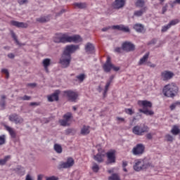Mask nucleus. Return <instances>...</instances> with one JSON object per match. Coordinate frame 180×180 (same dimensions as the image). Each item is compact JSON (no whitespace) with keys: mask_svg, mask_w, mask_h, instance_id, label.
<instances>
[{"mask_svg":"<svg viewBox=\"0 0 180 180\" xmlns=\"http://www.w3.org/2000/svg\"><path fill=\"white\" fill-rule=\"evenodd\" d=\"M37 22H39V23H46V22H49L50 18L49 17H40L36 19Z\"/></svg>","mask_w":180,"mask_h":180,"instance_id":"c756f323","label":"nucleus"},{"mask_svg":"<svg viewBox=\"0 0 180 180\" xmlns=\"http://www.w3.org/2000/svg\"><path fill=\"white\" fill-rule=\"evenodd\" d=\"M59 123H60V126H68L69 125L68 122L66 120H65L64 119L60 120L59 121Z\"/></svg>","mask_w":180,"mask_h":180,"instance_id":"49530a36","label":"nucleus"},{"mask_svg":"<svg viewBox=\"0 0 180 180\" xmlns=\"http://www.w3.org/2000/svg\"><path fill=\"white\" fill-rule=\"evenodd\" d=\"M122 49L124 51L129 53L130 51H134L136 46L130 41H125L122 44Z\"/></svg>","mask_w":180,"mask_h":180,"instance_id":"1a4fd4ad","label":"nucleus"},{"mask_svg":"<svg viewBox=\"0 0 180 180\" xmlns=\"http://www.w3.org/2000/svg\"><path fill=\"white\" fill-rule=\"evenodd\" d=\"M75 6L79 8V9H85L86 8V4L85 3H75Z\"/></svg>","mask_w":180,"mask_h":180,"instance_id":"e433bc0d","label":"nucleus"},{"mask_svg":"<svg viewBox=\"0 0 180 180\" xmlns=\"http://www.w3.org/2000/svg\"><path fill=\"white\" fill-rule=\"evenodd\" d=\"M18 99L20 101H30L32 99V97L30 96L25 95L22 97H19Z\"/></svg>","mask_w":180,"mask_h":180,"instance_id":"c03bdc74","label":"nucleus"},{"mask_svg":"<svg viewBox=\"0 0 180 180\" xmlns=\"http://www.w3.org/2000/svg\"><path fill=\"white\" fill-rule=\"evenodd\" d=\"M146 11H147V7H143V8H141L140 10L135 11L134 12V15H133L132 18H134V17L140 18L143 15H144V13H146Z\"/></svg>","mask_w":180,"mask_h":180,"instance_id":"6ab92c4d","label":"nucleus"},{"mask_svg":"<svg viewBox=\"0 0 180 180\" xmlns=\"http://www.w3.org/2000/svg\"><path fill=\"white\" fill-rule=\"evenodd\" d=\"M8 58L13 59V58H15V54H13V53H8Z\"/></svg>","mask_w":180,"mask_h":180,"instance_id":"e2e57ef3","label":"nucleus"},{"mask_svg":"<svg viewBox=\"0 0 180 180\" xmlns=\"http://www.w3.org/2000/svg\"><path fill=\"white\" fill-rule=\"evenodd\" d=\"M1 72L3 73V74H8V72H9V71L8 70V69H2L1 70Z\"/></svg>","mask_w":180,"mask_h":180,"instance_id":"338daca9","label":"nucleus"},{"mask_svg":"<svg viewBox=\"0 0 180 180\" xmlns=\"http://www.w3.org/2000/svg\"><path fill=\"white\" fill-rule=\"evenodd\" d=\"M78 49H79V46L78 45H68L65 46L63 53L65 54L66 56H69V57H71V54H72V53H75Z\"/></svg>","mask_w":180,"mask_h":180,"instance_id":"6e6552de","label":"nucleus"},{"mask_svg":"<svg viewBox=\"0 0 180 180\" xmlns=\"http://www.w3.org/2000/svg\"><path fill=\"white\" fill-rule=\"evenodd\" d=\"M134 29L138 33H146L144 25H143L142 24H135L134 26Z\"/></svg>","mask_w":180,"mask_h":180,"instance_id":"4be33fe9","label":"nucleus"},{"mask_svg":"<svg viewBox=\"0 0 180 180\" xmlns=\"http://www.w3.org/2000/svg\"><path fill=\"white\" fill-rule=\"evenodd\" d=\"M5 99H6V96H5L4 95L1 96V99L0 101V106L3 109H5V105L6 104V101H5Z\"/></svg>","mask_w":180,"mask_h":180,"instance_id":"72a5a7b5","label":"nucleus"},{"mask_svg":"<svg viewBox=\"0 0 180 180\" xmlns=\"http://www.w3.org/2000/svg\"><path fill=\"white\" fill-rule=\"evenodd\" d=\"M6 143V136L5 135L0 136V146H4Z\"/></svg>","mask_w":180,"mask_h":180,"instance_id":"ea45409f","label":"nucleus"},{"mask_svg":"<svg viewBox=\"0 0 180 180\" xmlns=\"http://www.w3.org/2000/svg\"><path fill=\"white\" fill-rule=\"evenodd\" d=\"M25 180H33V178H32V176H30V174H27Z\"/></svg>","mask_w":180,"mask_h":180,"instance_id":"69168bd1","label":"nucleus"},{"mask_svg":"<svg viewBox=\"0 0 180 180\" xmlns=\"http://www.w3.org/2000/svg\"><path fill=\"white\" fill-rule=\"evenodd\" d=\"M126 167H127V162L123 161L122 162V167L126 168Z\"/></svg>","mask_w":180,"mask_h":180,"instance_id":"774afa93","label":"nucleus"},{"mask_svg":"<svg viewBox=\"0 0 180 180\" xmlns=\"http://www.w3.org/2000/svg\"><path fill=\"white\" fill-rule=\"evenodd\" d=\"M40 105V103L37 102H32L30 103V106H39Z\"/></svg>","mask_w":180,"mask_h":180,"instance_id":"6e6d98bb","label":"nucleus"},{"mask_svg":"<svg viewBox=\"0 0 180 180\" xmlns=\"http://www.w3.org/2000/svg\"><path fill=\"white\" fill-rule=\"evenodd\" d=\"M162 79L163 81H168L174 77V72L168 70H165L161 72Z\"/></svg>","mask_w":180,"mask_h":180,"instance_id":"dca6fc26","label":"nucleus"},{"mask_svg":"<svg viewBox=\"0 0 180 180\" xmlns=\"http://www.w3.org/2000/svg\"><path fill=\"white\" fill-rule=\"evenodd\" d=\"M125 112L126 113H127L128 115H133V110H131V108H127L125 109Z\"/></svg>","mask_w":180,"mask_h":180,"instance_id":"8fccbe9b","label":"nucleus"},{"mask_svg":"<svg viewBox=\"0 0 180 180\" xmlns=\"http://www.w3.org/2000/svg\"><path fill=\"white\" fill-rule=\"evenodd\" d=\"M144 0H136L135 6L136 8H143V6H144Z\"/></svg>","mask_w":180,"mask_h":180,"instance_id":"f704fd0d","label":"nucleus"},{"mask_svg":"<svg viewBox=\"0 0 180 180\" xmlns=\"http://www.w3.org/2000/svg\"><path fill=\"white\" fill-rule=\"evenodd\" d=\"M70 63L71 56L63 53L59 60V64H60L62 68H68V67H70Z\"/></svg>","mask_w":180,"mask_h":180,"instance_id":"39448f33","label":"nucleus"},{"mask_svg":"<svg viewBox=\"0 0 180 180\" xmlns=\"http://www.w3.org/2000/svg\"><path fill=\"white\" fill-rule=\"evenodd\" d=\"M67 11L65 9H62L59 13H57L56 14V16H60V15H63V13H65Z\"/></svg>","mask_w":180,"mask_h":180,"instance_id":"3c124183","label":"nucleus"},{"mask_svg":"<svg viewBox=\"0 0 180 180\" xmlns=\"http://www.w3.org/2000/svg\"><path fill=\"white\" fill-rule=\"evenodd\" d=\"M139 110L141 113H143V115H146V116H153V115H154V111L150 110L148 108L145 110L139 109Z\"/></svg>","mask_w":180,"mask_h":180,"instance_id":"393cba45","label":"nucleus"},{"mask_svg":"<svg viewBox=\"0 0 180 180\" xmlns=\"http://www.w3.org/2000/svg\"><path fill=\"white\" fill-rule=\"evenodd\" d=\"M122 50H123V49H122L120 47H117V48H115V51L116 53H122Z\"/></svg>","mask_w":180,"mask_h":180,"instance_id":"bf43d9fd","label":"nucleus"},{"mask_svg":"<svg viewBox=\"0 0 180 180\" xmlns=\"http://www.w3.org/2000/svg\"><path fill=\"white\" fill-rule=\"evenodd\" d=\"M92 169L94 172H98V171H99V165H98L95 162H93Z\"/></svg>","mask_w":180,"mask_h":180,"instance_id":"37998d69","label":"nucleus"},{"mask_svg":"<svg viewBox=\"0 0 180 180\" xmlns=\"http://www.w3.org/2000/svg\"><path fill=\"white\" fill-rule=\"evenodd\" d=\"M46 180H58V177H56V176H52L50 177H46Z\"/></svg>","mask_w":180,"mask_h":180,"instance_id":"603ef678","label":"nucleus"},{"mask_svg":"<svg viewBox=\"0 0 180 180\" xmlns=\"http://www.w3.org/2000/svg\"><path fill=\"white\" fill-rule=\"evenodd\" d=\"M58 95H60V90H56L53 94L48 96V101L54 102V101H58Z\"/></svg>","mask_w":180,"mask_h":180,"instance_id":"a211bd4d","label":"nucleus"},{"mask_svg":"<svg viewBox=\"0 0 180 180\" xmlns=\"http://www.w3.org/2000/svg\"><path fill=\"white\" fill-rule=\"evenodd\" d=\"M146 139H148V140H152L153 139V134H151V133H149V134H146Z\"/></svg>","mask_w":180,"mask_h":180,"instance_id":"13d9d810","label":"nucleus"},{"mask_svg":"<svg viewBox=\"0 0 180 180\" xmlns=\"http://www.w3.org/2000/svg\"><path fill=\"white\" fill-rule=\"evenodd\" d=\"M108 180H121L119 174L115 173L108 177Z\"/></svg>","mask_w":180,"mask_h":180,"instance_id":"2f4dec72","label":"nucleus"},{"mask_svg":"<svg viewBox=\"0 0 180 180\" xmlns=\"http://www.w3.org/2000/svg\"><path fill=\"white\" fill-rule=\"evenodd\" d=\"M6 130L8 131L10 135L11 136L12 139H15L16 138V133L15 131H13V129H12L11 127L5 126Z\"/></svg>","mask_w":180,"mask_h":180,"instance_id":"bb28decb","label":"nucleus"},{"mask_svg":"<svg viewBox=\"0 0 180 180\" xmlns=\"http://www.w3.org/2000/svg\"><path fill=\"white\" fill-rule=\"evenodd\" d=\"M9 121L13 122L15 124H21V123H23V118L20 117L18 114L14 113L9 116Z\"/></svg>","mask_w":180,"mask_h":180,"instance_id":"9b49d317","label":"nucleus"},{"mask_svg":"<svg viewBox=\"0 0 180 180\" xmlns=\"http://www.w3.org/2000/svg\"><path fill=\"white\" fill-rule=\"evenodd\" d=\"M115 30H120L121 32H124L125 33H129L130 32V29L127 27H124V25H113L112 27Z\"/></svg>","mask_w":180,"mask_h":180,"instance_id":"412c9836","label":"nucleus"},{"mask_svg":"<svg viewBox=\"0 0 180 180\" xmlns=\"http://www.w3.org/2000/svg\"><path fill=\"white\" fill-rule=\"evenodd\" d=\"M109 86H110V82H107L105 86V89L103 92V97L106 96V94H108V91H109Z\"/></svg>","mask_w":180,"mask_h":180,"instance_id":"58836bf2","label":"nucleus"},{"mask_svg":"<svg viewBox=\"0 0 180 180\" xmlns=\"http://www.w3.org/2000/svg\"><path fill=\"white\" fill-rule=\"evenodd\" d=\"M75 164V161L72 158H69L67 159L66 162H60L58 165V169H64L67 168H71V167L74 166Z\"/></svg>","mask_w":180,"mask_h":180,"instance_id":"423d86ee","label":"nucleus"},{"mask_svg":"<svg viewBox=\"0 0 180 180\" xmlns=\"http://www.w3.org/2000/svg\"><path fill=\"white\" fill-rule=\"evenodd\" d=\"M114 79H115V75H112L110 77V79L108 82H110V84H112Z\"/></svg>","mask_w":180,"mask_h":180,"instance_id":"0e129e2a","label":"nucleus"},{"mask_svg":"<svg viewBox=\"0 0 180 180\" xmlns=\"http://www.w3.org/2000/svg\"><path fill=\"white\" fill-rule=\"evenodd\" d=\"M112 67H113V63L110 60V57L108 56L105 63L103 65V69L104 70L105 72H110Z\"/></svg>","mask_w":180,"mask_h":180,"instance_id":"ddd939ff","label":"nucleus"},{"mask_svg":"<svg viewBox=\"0 0 180 180\" xmlns=\"http://www.w3.org/2000/svg\"><path fill=\"white\" fill-rule=\"evenodd\" d=\"M64 94L67 96L70 102H77V99H78V94L77 92L69 90L65 91Z\"/></svg>","mask_w":180,"mask_h":180,"instance_id":"9d476101","label":"nucleus"},{"mask_svg":"<svg viewBox=\"0 0 180 180\" xmlns=\"http://www.w3.org/2000/svg\"><path fill=\"white\" fill-rule=\"evenodd\" d=\"M148 130H150V129L146 125H143L142 127L136 125L133 127L132 132L136 136H143V133H148Z\"/></svg>","mask_w":180,"mask_h":180,"instance_id":"20e7f679","label":"nucleus"},{"mask_svg":"<svg viewBox=\"0 0 180 180\" xmlns=\"http://www.w3.org/2000/svg\"><path fill=\"white\" fill-rule=\"evenodd\" d=\"M146 151V146L143 143H138L132 149V154L134 155H143Z\"/></svg>","mask_w":180,"mask_h":180,"instance_id":"0eeeda50","label":"nucleus"},{"mask_svg":"<svg viewBox=\"0 0 180 180\" xmlns=\"http://www.w3.org/2000/svg\"><path fill=\"white\" fill-rule=\"evenodd\" d=\"M54 150L58 154H61L63 153V148L60 145L56 143L54 145Z\"/></svg>","mask_w":180,"mask_h":180,"instance_id":"7c9ffc66","label":"nucleus"},{"mask_svg":"<svg viewBox=\"0 0 180 180\" xmlns=\"http://www.w3.org/2000/svg\"><path fill=\"white\" fill-rule=\"evenodd\" d=\"M37 84L36 83H30L27 84V86H31V88H34L37 86Z\"/></svg>","mask_w":180,"mask_h":180,"instance_id":"052dcab7","label":"nucleus"},{"mask_svg":"<svg viewBox=\"0 0 180 180\" xmlns=\"http://www.w3.org/2000/svg\"><path fill=\"white\" fill-rule=\"evenodd\" d=\"M27 1L28 0H20L18 4H20V5H24V4H27Z\"/></svg>","mask_w":180,"mask_h":180,"instance_id":"4d7b16f0","label":"nucleus"},{"mask_svg":"<svg viewBox=\"0 0 180 180\" xmlns=\"http://www.w3.org/2000/svg\"><path fill=\"white\" fill-rule=\"evenodd\" d=\"M133 168L136 172H140V171H144V169H148V168H154V165L148 158H145L136 160Z\"/></svg>","mask_w":180,"mask_h":180,"instance_id":"f03ea898","label":"nucleus"},{"mask_svg":"<svg viewBox=\"0 0 180 180\" xmlns=\"http://www.w3.org/2000/svg\"><path fill=\"white\" fill-rule=\"evenodd\" d=\"M85 51L87 54H92L95 51V46H94L91 42H88L85 46Z\"/></svg>","mask_w":180,"mask_h":180,"instance_id":"aec40b11","label":"nucleus"},{"mask_svg":"<svg viewBox=\"0 0 180 180\" xmlns=\"http://www.w3.org/2000/svg\"><path fill=\"white\" fill-rule=\"evenodd\" d=\"M178 86L175 83L169 84L163 88V94L167 98H174L178 94Z\"/></svg>","mask_w":180,"mask_h":180,"instance_id":"7ed1b4c3","label":"nucleus"},{"mask_svg":"<svg viewBox=\"0 0 180 180\" xmlns=\"http://www.w3.org/2000/svg\"><path fill=\"white\" fill-rule=\"evenodd\" d=\"M165 138L167 139V141H171V142L174 141V137L170 134L166 135Z\"/></svg>","mask_w":180,"mask_h":180,"instance_id":"09e8293b","label":"nucleus"},{"mask_svg":"<svg viewBox=\"0 0 180 180\" xmlns=\"http://www.w3.org/2000/svg\"><path fill=\"white\" fill-rule=\"evenodd\" d=\"M179 20L178 19L173 20L169 22V25H170V27H171V26H175V25H176V23H179Z\"/></svg>","mask_w":180,"mask_h":180,"instance_id":"a18cd8bd","label":"nucleus"},{"mask_svg":"<svg viewBox=\"0 0 180 180\" xmlns=\"http://www.w3.org/2000/svg\"><path fill=\"white\" fill-rule=\"evenodd\" d=\"M11 25H12V26H15V27H19L21 29H27V27H29V24L15 20H11Z\"/></svg>","mask_w":180,"mask_h":180,"instance_id":"2eb2a0df","label":"nucleus"},{"mask_svg":"<svg viewBox=\"0 0 180 180\" xmlns=\"http://www.w3.org/2000/svg\"><path fill=\"white\" fill-rule=\"evenodd\" d=\"M138 105L139 106H143V110L153 108V103L147 100L139 101Z\"/></svg>","mask_w":180,"mask_h":180,"instance_id":"f3484780","label":"nucleus"},{"mask_svg":"<svg viewBox=\"0 0 180 180\" xmlns=\"http://www.w3.org/2000/svg\"><path fill=\"white\" fill-rule=\"evenodd\" d=\"M51 61V60H50L49 58H46V59H44L42 62V64L44 67L46 72H49V67L50 66Z\"/></svg>","mask_w":180,"mask_h":180,"instance_id":"5701e85b","label":"nucleus"},{"mask_svg":"<svg viewBox=\"0 0 180 180\" xmlns=\"http://www.w3.org/2000/svg\"><path fill=\"white\" fill-rule=\"evenodd\" d=\"M115 153L116 152L115 150H112V151L108 152L106 153L107 154V158H108L107 165L115 164V162H116Z\"/></svg>","mask_w":180,"mask_h":180,"instance_id":"f8f14e48","label":"nucleus"},{"mask_svg":"<svg viewBox=\"0 0 180 180\" xmlns=\"http://www.w3.org/2000/svg\"><path fill=\"white\" fill-rule=\"evenodd\" d=\"M147 65L150 67L151 68H155V64L151 63V62H148Z\"/></svg>","mask_w":180,"mask_h":180,"instance_id":"680f3d73","label":"nucleus"},{"mask_svg":"<svg viewBox=\"0 0 180 180\" xmlns=\"http://www.w3.org/2000/svg\"><path fill=\"white\" fill-rule=\"evenodd\" d=\"M11 159V156L7 155L5 156L4 159H0V165H5L6 162H8V160Z\"/></svg>","mask_w":180,"mask_h":180,"instance_id":"473e14b6","label":"nucleus"},{"mask_svg":"<svg viewBox=\"0 0 180 180\" xmlns=\"http://www.w3.org/2000/svg\"><path fill=\"white\" fill-rule=\"evenodd\" d=\"M150 56V53H146L142 58L140 59L139 62V65H143V64H144V63H146V61H147V60H148V57Z\"/></svg>","mask_w":180,"mask_h":180,"instance_id":"a878e982","label":"nucleus"},{"mask_svg":"<svg viewBox=\"0 0 180 180\" xmlns=\"http://www.w3.org/2000/svg\"><path fill=\"white\" fill-rule=\"evenodd\" d=\"M11 37L13 38V40H15L16 44H18V46H21L20 43L19 42V40H18V37H16V34H15V32L13 31H11Z\"/></svg>","mask_w":180,"mask_h":180,"instance_id":"4c0bfd02","label":"nucleus"},{"mask_svg":"<svg viewBox=\"0 0 180 180\" xmlns=\"http://www.w3.org/2000/svg\"><path fill=\"white\" fill-rule=\"evenodd\" d=\"M112 69L113 70V71L117 72V71H119L120 70V67H116V66H115V65L112 64L111 70Z\"/></svg>","mask_w":180,"mask_h":180,"instance_id":"864d4df0","label":"nucleus"},{"mask_svg":"<svg viewBox=\"0 0 180 180\" xmlns=\"http://www.w3.org/2000/svg\"><path fill=\"white\" fill-rule=\"evenodd\" d=\"M77 133V131L74 129H68L65 130V134H75Z\"/></svg>","mask_w":180,"mask_h":180,"instance_id":"79ce46f5","label":"nucleus"},{"mask_svg":"<svg viewBox=\"0 0 180 180\" xmlns=\"http://www.w3.org/2000/svg\"><path fill=\"white\" fill-rule=\"evenodd\" d=\"M89 127L84 126L81 129V134L83 136H86V134H89Z\"/></svg>","mask_w":180,"mask_h":180,"instance_id":"c85d7f7f","label":"nucleus"},{"mask_svg":"<svg viewBox=\"0 0 180 180\" xmlns=\"http://www.w3.org/2000/svg\"><path fill=\"white\" fill-rule=\"evenodd\" d=\"M76 78L80 82H84V79H85V74L82 73L76 77Z\"/></svg>","mask_w":180,"mask_h":180,"instance_id":"a19ab883","label":"nucleus"},{"mask_svg":"<svg viewBox=\"0 0 180 180\" xmlns=\"http://www.w3.org/2000/svg\"><path fill=\"white\" fill-rule=\"evenodd\" d=\"M103 157H105L104 154L98 153L94 156V158L95 161H97V162H103Z\"/></svg>","mask_w":180,"mask_h":180,"instance_id":"b1692460","label":"nucleus"},{"mask_svg":"<svg viewBox=\"0 0 180 180\" xmlns=\"http://www.w3.org/2000/svg\"><path fill=\"white\" fill-rule=\"evenodd\" d=\"M124 5H126V0H115L112 3V8L114 9H122L124 8Z\"/></svg>","mask_w":180,"mask_h":180,"instance_id":"4468645a","label":"nucleus"},{"mask_svg":"<svg viewBox=\"0 0 180 180\" xmlns=\"http://www.w3.org/2000/svg\"><path fill=\"white\" fill-rule=\"evenodd\" d=\"M171 25L169 24H168L167 25H165L162 27L161 32H167V30H168V29H170Z\"/></svg>","mask_w":180,"mask_h":180,"instance_id":"de8ad7c7","label":"nucleus"},{"mask_svg":"<svg viewBox=\"0 0 180 180\" xmlns=\"http://www.w3.org/2000/svg\"><path fill=\"white\" fill-rule=\"evenodd\" d=\"M167 8H168V5H167V4L162 7V13L163 15H164V13H165V12H167Z\"/></svg>","mask_w":180,"mask_h":180,"instance_id":"5fc2aeb1","label":"nucleus"},{"mask_svg":"<svg viewBox=\"0 0 180 180\" xmlns=\"http://www.w3.org/2000/svg\"><path fill=\"white\" fill-rule=\"evenodd\" d=\"M71 117H72V113H71V112H67L66 114H65L64 115H63V119L65 120H66L67 122H68H68H70V120H71Z\"/></svg>","mask_w":180,"mask_h":180,"instance_id":"c9c22d12","label":"nucleus"},{"mask_svg":"<svg viewBox=\"0 0 180 180\" xmlns=\"http://www.w3.org/2000/svg\"><path fill=\"white\" fill-rule=\"evenodd\" d=\"M54 43H81L82 38L78 34L69 36L67 34H56L53 37Z\"/></svg>","mask_w":180,"mask_h":180,"instance_id":"f257e3e1","label":"nucleus"},{"mask_svg":"<svg viewBox=\"0 0 180 180\" xmlns=\"http://www.w3.org/2000/svg\"><path fill=\"white\" fill-rule=\"evenodd\" d=\"M171 133L173 134L174 136H178V134L180 133L179 127L176 125H174L171 130Z\"/></svg>","mask_w":180,"mask_h":180,"instance_id":"cd10ccee","label":"nucleus"}]
</instances>
